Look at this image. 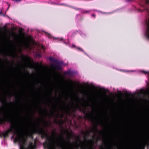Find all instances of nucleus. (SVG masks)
I'll list each match as a JSON object with an SVG mask.
<instances>
[{
    "mask_svg": "<svg viewBox=\"0 0 149 149\" xmlns=\"http://www.w3.org/2000/svg\"><path fill=\"white\" fill-rule=\"evenodd\" d=\"M6 122L10 123V125L9 128L6 132L2 133V136L4 137H8L9 133L11 132L14 135L17 134V136L14 139L13 141L15 143L18 142L20 145V149H34L36 146V142L30 141L27 148L25 146L27 144L28 136L26 135L23 136L20 133L19 128L16 123L9 116L6 115L2 118H0V124H5Z\"/></svg>",
    "mask_w": 149,
    "mask_h": 149,
    "instance_id": "1",
    "label": "nucleus"
},
{
    "mask_svg": "<svg viewBox=\"0 0 149 149\" xmlns=\"http://www.w3.org/2000/svg\"><path fill=\"white\" fill-rule=\"evenodd\" d=\"M37 133L41 135L42 139L45 138L46 141L43 143L44 148L47 149H71V146L72 143L70 142V140L72 137V132L70 134V132L67 130L65 131V132L67 133L68 135L65 140L63 137H61L62 139L61 141H55L54 140H52L51 139L48 134L46 133L44 129L40 127L38 125L36 130Z\"/></svg>",
    "mask_w": 149,
    "mask_h": 149,
    "instance_id": "2",
    "label": "nucleus"
},
{
    "mask_svg": "<svg viewBox=\"0 0 149 149\" xmlns=\"http://www.w3.org/2000/svg\"><path fill=\"white\" fill-rule=\"evenodd\" d=\"M77 140L76 141L77 144L75 148L78 149L80 147L81 149H95L93 147V141L92 140H88L85 139L84 141H82L81 139L80 135L77 136Z\"/></svg>",
    "mask_w": 149,
    "mask_h": 149,
    "instance_id": "3",
    "label": "nucleus"
},
{
    "mask_svg": "<svg viewBox=\"0 0 149 149\" xmlns=\"http://www.w3.org/2000/svg\"><path fill=\"white\" fill-rule=\"evenodd\" d=\"M49 59L50 61L54 62L56 64V65L54 64H52L51 66L52 68L58 70H61V65L62 64V62H61L56 60H54L52 58H50Z\"/></svg>",
    "mask_w": 149,
    "mask_h": 149,
    "instance_id": "4",
    "label": "nucleus"
},
{
    "mask_svg": "<svg viewBox=\"0 0 149 149\" xmlns=\"http://www.w3.org/2000/svg\"><path fill=\"white\" fill-rule=\"evenodd\" d=\"M146 10L148 13V16L146 17V23L147 28L146 32V36L149 39V9L146 8Z\"/></svg>",
    "mask_w": 149,
    "mask_h": 149,
    "instance_id": "5",
    "label": "nucleus"
},
{
    "mask_svg": "<svg viewBox=\"0 0 149 149\" xmlns=\"http://www.w3.org/2000/svg\"><path fill=\"white\" fill-rule=\"evenodd\" d=\"M77 109H79L81 111L83 110V109L81 108L78 104H74V109L72 110V111L74 112Z\"/></svg>",
    "mask_w": 149,
    "mask_h": 149,
    "instance_id": "6",
    "label": "nucleus"
},
{
    "mask_svg": "<svg viewBox=\"0 0 149 149\" xmlns=\"http://www.w3.org/2000/svg\"><path fill=\"white\" fill-rule=\"evenodd\" d=\"M73 74V72L72 71L70 70H68L67 71L65 72L64 73V75H67L69 76H71Z\"/></svg>",
    "mask_w": 149,
    "mask_h": 149,
    "instance_id": "7",
    "label": "nucleus"
},
{
    "mask_svg": "<svg viewBox=\"0 0 149 149\" xmlns=\"http://www.w3.org/2000/svg\"><path fill=\"white\" fill-rule=\"evenodd\" d=\"M143 145H144L145 146V147L146 146H148V148L149 146V136L148 139L145 142H144L142 143Z\"/></svg>",
    "mask_w": 149,
    "mask_h": 149,
    "instance_id": "8",
    "label": "nucleus"
},
{
    "mask_svg": "<svg viewBox=\"0 0 149 149\" xmlns=\"http://www.w3.org/2000/svg\"><path fill=\"white\" fill-rule=\"evenodd\" d=\"M85 117L86 119H88L89 120L93 119V118L91 116L90 114L88 113H86V114L85 116Z\"/></svg>",
    "mask_w": 149,
    "mask_h": 149,
    "instance_id": "9",
    "label": "nucleus"
},
{
    "mask_svg": "<svg viewBox=\"0 0 149 149\" xmlns=\"http://www.w3.org/2000/svg\"><path fill=\"white\" fill-rule=\"evenodd\" d=\"M92 10H82L81 13L84 14L89 13L90 12H91Z\"/></svg>",
    "mask_w": 149,
    "mask_h": 149,
    "instance_id": "10",
    "label": "nucleus"
},
{
    "mask_svg": "<svg viewBox=\"0 0 149 149\" xmlns=\"http://www.w3.org/2000/svg\"><path fill=\"white\" fill-rule=\"evenodd\" d=\"M145 145H143L141 143L139 147V149H145Z\"/></svg>",
    "mask_w": 149,
    "mask_h": 149,
    "instance_id": "11",
    "label": "nucleus"
},
{
    "mask_svg": "<svg viewBox=\"0 0 149 149\" xmlns=\"http://www.w3.org/2000/svg\"><path fill=\"white\" fill-rule=\"evenodd\" d=\"M69 7L70 8H72L73 9H74L76 10H80L81 9V8H77V7H75L73 6H69Z\"/></svg>",
    "mask_w": 149,
    "mask_h": 149,
    "instance_id": "12",
    "label": "nucleus"
},
{
    "mask_svg": "<svg viewBox=\"0 0 149 149\" xmlns=\"http://www.w3.org/2000/svg\"><path fill=\"white\" fill-rule=\"evenodd\" d=\"M50 115L52 117L54 116H56V115L55 114V112L54 111H52L50 114Z\"/></svg>",
    "mask_w": 149,
    "mask_h": 149,
    "instance_id": "13",
    "label": "nucleus"
},
{
    "mask_svg": "<svg viewBox=\"0 0 149 149\" xmlns=\"http://www.w3.org/2000/svg\"><path fill=\"white\" fill-rule=\"evenodd\" d=\"M76 48H77V49L78 50H79V51H81V52H83L84 51V50L83 49H81V48L80 47H76Z\"/></svg>",
    "mask_w": 149,
    "mask_h": 149,
    "instance_id": "14",
    "label": "nucleus"
},
{
    "mask_svg": "<svg viewBox=\"0 0 149 149\" xmlns=\"http://www.w3.org/2000/svg\"><path fill=\"white\" fill-rule=\"evenodd\" d=\"M58 5H59V6H67V5L64 3H60V4H58Z\"/></svg>",
    "mask_w": 149,
    "mask_h": 149,
    "instance_id": "15",
    "label": "nucleus"
},
{
    "mask_svg": "<svg viewBox=\"0 0 149 149\" xmlns=\"http://www.w3.org/2000/svg\"><path fill=\"white\" fill-rule=\"evenodd\" d=\"M142 72L145 74H147L148 75L149 74V72H147V71H142Z\"/></svg>",
    "mask_w": 149,
    "mask_h": 149,
    "instance_id": "16",
    "label": "nucleus"
},
{
    "mask_svg": "<svg viewBox=\"0 0 149 149\" xmlns=\"http://www.w3.org/2000/svg\"><path fill=\"white\" fill-rule=\"evenodd\" d=\"M58 115L61 118H62L63 117V114H60L59 113H58Z\"/></svg>",
    "mask_w": 149,
    "mask_h": 149,
    "instance_id": "17",
    "label": "nucleus"
},
{
    "mask_svg": "<svg viewBox=\"0 0 149 149\" xmlns=\"http://www.w3.org/2000/svg\"><path fill=\"white\" fill-rule=\"evenodd\" d=\"M52 133L53 135H54V136L56 135V130H55L54 131H52Z\"/></svg>",
    "mask_w": 149,
    "mask_h": 149,
    "instance_id": "18",
    "label": "nucleus"
},
{
    "mask_svg": "<svg viewBox=\"0 0 149 149\" xmlns=\"http://www.w3.org/2000/svg\"><path fill=\"white\" fill-rule=\"evenodd\" d=\"M54 38V39H59V40L60 41H62L63 40V38Z\"/></svg>",
    "mask_w": 149,
    "mask_h": 149,
    "instance_id": "19",
    "label": "nucleus"
},
{
    "mask_svg": "<svg viewBox=\"0 0 149 149\" xmlns=\"http://www.w3.org/2000/svg\"><path fill=\"white\" fill-rule=\"evenodd\" d=\"M54 122L56 123L59 124L60 122L59 121H58L56 119H55Z\"/></svg>",
    "mask_w": 149,
    "mask_h": 149,
    "instance_id": "20",
    "label": "nucleus"
},
{
    "mask_svg": "<svg viewBox=\"0 0 149 149\" xmlns=\"http://www.w3.org/2000/svg\"><path fill=\"white\" fill-rule=\"evenodd\" d=\"M70 82L71 83V84L72 85H73L74 84V83L73 82V81L72 80H70Z\"/></svg>",
    "mask_w": 149,
    "mask_h": 149,
    "instance_id": "21",
    "label": "nucleus"
},
{
    "mask_svg": "<svg viewBox=\"0 0 149 149\" xmlns=\"http://www.w3.org/2000/svg\"><path fill=\"white\" fill-rule=\"evenodd\" d=\"M66 107L67 108L68 112H69L68 111H69V108L68 105H66Z\"/></svg>",
    "mask_w": 149,
    "mask_h": 149,
    "instance_id": "22",
    "label": "nucleus"
},
{
    "mask_svg": "<svg viewBox=\"0 0 149 149\" xmlns=\"http://www.w3.org/2000/svg\"><path fill=\"white\" fill-rule=\"evenodd\" d=\"M44 122L45 123L47 126V127H48L49 126L48 123L47 122H45V121H44Z\"/></svg>",
    "mask_w": 149,
    "mask_h": 149,
    "instance_id": "23",
    "label": "nucleus"
},
{
    "mask_svg": "<svg viewBox=\"0 0 149 149\" xmlns=\"http://www.w3.org/2000/svg\"><path fill=\"white\" fill-rule=\"evenodd\" d=\"M41 47V48L42 49H43V50H44L45 49V47L43 46V45H42Z\"/></svg>",
    "mask_w": 149,
    "mask_h": 149,
    "instance_id": "24",
    "label": "nucleus"
},
{
    "mask_svg": "<svg viewBox=\"0 0 149 149\" xmlns=\"http://www.w3.org/2000/svg\"><path fill=\"white\" fill-rule=\"evenodd\" d=\"M72 48H75L76 47V46L74 45H72Z\"/></svg>",
    "mask_w": 149,
    "mask_h": 149,
    "instance_id": "25",
    "label": "nucleus"
},
{
    "mask_svg": "<svg viewBox=\"0 0 149 149\" xmlns=\"http://www.w3.org/2000/svg\"><path fill=\"white\" fill-rule=\"evenodd\" d=\"M146 1V3H149V0H145Z\"/></svg>",
    "mask_w": 149,
    "mask_h": 149,
    "instance_id": "26",
    "label": "nucleus"
},
{
    "mask_svg": "<svg viewBox=\"0 0 149 149\" xmlns=\"http://www.w3.org/2000/svg\"><path fill=\"white\" fill-rule=\"evenodd\" d=\"M92 16L94 17H95L96 16V15L95 14H93L92 15Z\"/></svg>",
    "mask_w": 149,
    "mask_h": 149,
    "instance_id": "27",
    "label": "nucleus"
},
{
    "mask_svg": "<svg viewBox=\"0 0 149 149\" xmlns=\"http://www.w3.org/2000/svg\"><path fill=\"white\" fill-rule=\"evenodd\" d=\"M132 0H126V1L128 2L131 1Z\"/></svg>",
    "mask_w": 149,
    "mask_h": 149,
    "instance_id": "28",
    "label": "nucleus"
},
{
    "mask_svg": "<svg viewBox=\"0 0 149 149\" xmlns=\"http://www.w3.org/2000/svg\"><path fill=\"white\" fill-rule=\"evenodd\" d=\"M95 129L97 131H98V130L97 129V126H96L95 127Z\"/></svg>",
    "mask_w": 149,
    "mask_h": 149,
    "instance_id": "29",
    "label": "nucleus"
},
{
    "mask_svg": "<svg viewBox=\"0 0 149 149\" xmlns=\"http://www.w3.org/2000/svg\"><path fill=\"white\" fill-rule=\"evenodd\" d=\"M91 132H94V130L93 129L91 131Z\"/></svg>",
    "mask_w": 149,
    "mask_h": 149,
    "instance_id": "30",
    "label": "nucleus"
},
{
    "mask_svg": "<svg viewBox=\"0 0 149 149\" xmlns=\"http://www.w3.org/2000/svg\"><path fill=\"white\" fill-rule=\"evenodd\" d=\"M37 56H39V57H40V55L39 54H37Z\"/></svg>",
    "mask_w": 149,
    "mask_h": 149,
    "instance_id": "31",
    "label": "nucleus"
},
{
    "mask_svg": "<svg viewBox=\"0 0 149 149\" xmlns=\"http://www.w3.org/2000/svg\"><path fill=\"white\" fill-rule=\"evenodd\" d=\"M12 139H13L14 138V135H13L12 136Z\"/></svg>",
    "mask_w": 149,
    "mask_h": 149,
    "instance_id": "32",
    "label": "nucleus"
},
{
    "mask_svg": "<svg viewBox=\"0 0 149 149\" xmlns=\"http://www.w3.org/2000/svg\"><path fill=\"white\" fill-rule=\"evenodd\" d=\"M45 112L46 113H47V110H45Z\"/></svg>",
    "mask_w": 149,
    "mask_h": 149,
    "instance_id": "33",
    "label": "nucleus"
},
{
    "mask_svg": "<svg viewBox=\"0 0 149 149\" xmlns=\"http://www.w3.org/2000/svg\"><path fill=\"white\" fill-rule=\"evenodd\" d=\"M2 14V12L1 11L0 12V14Z\"/></svg>",
    "mask_w": 149,
    "mask_h": 149,
    "instance_id": "34",
    "label": "nucleus"
},
{
    "mask_svg": "<svg viewBox=\"0 0 149 149\" xmlns=\"http://www.w3.org/2000/svg\"><path fill=\"white\" fill-rule=\"evenodd\" d=\"M132 95V94L131 93H130L129 94V95Z\"/></svg>",
    "mask_w": 149,
    "mask_h": 149,
    "instance_id": "35",
    "label": "nucleus"
},
{
    "mask_svg": "<svg viewBox=\"0 0 149 149\" xmlns=\"http://www.w3.org/2000/svg\"><path fill=\"white\" fill-rule=\"evenodd\" d=\"M64 103L65 104V105H66V103L65 102H64Z\"/></svg>",
    "mask_w": 149,
    "mask_h": 149,
    "instance_id": "36",
    "label": "nucleus"
},
{
    "mask_svg": "<svg viewBox=\"0 0 149 149\" xmlns=\"http://www.w3.org/2000/svg\"><path fill=\"white\" fill-rule=\"evenodd\" d=\"M72 103H73V104H74V102H72Z\"/></svg>",
    "mask_w": 149,
    "mask_h": 149,
    "instance_id": "37",
    "label": "nucleus"
},
{
    "mask_svg": "<svg viewBox=\"0 0 149 149\" xmlns=\"http://www.w3.org/2000/svg\"><path fill=\"white\" fill-rule=\"evenodd\" d=\"M6 61H8V60H7V59H6Z\"/></svg>",
    "mask_w": 149,
    "mask_h": 149,
    "instance_id": "38",
    "label": "nucleus"
},
{
    "mask_svg": "<svg viewBox=\"0 0 149 149\" xmlns=\"http://www.w3.org/2000/svg\"><path fill=\"white\" fill-rule=\"evenodd\" d=\"M5 102L6 103V99H5Z\"/></svg>",
    "mask_w": 149,
    "mask_h": 149,
    "instance_id": "39",
    "label": "nucleus"
},
{
    "mask_svg": "<svg viewBox=\"0 0 149 149\" xmlns=\"http://www.w3.org/2000/svg\"><path fill=\"white\" fill-rule=\"evenodd\" d=\"M14 103L13 102H11V103Z\"/></svg>",
    "mask_w": 149,
    "mask_h": 149,
    "instance_id": "40",
    "label": "nucleus"
},
{
    "mask_svg": "<svg viewBox=\"0 0 149 149\" xmlns=\"http://www.w3.org/2000/svg\"><path fill=\"white\" fill-rule=\"evenodd\" d=\"M2 104H3V102H2Z\"/></svg>",
    "mask_w": 149,
    "mask_h": 149,
    "instance_id": "41",
    "label": "nucleus"
},
{
    "mask_svg": "<svg viewBox=\"0 0 149 149\" xmlns=\"http://www.w3.org/2000/svg\"><path fill=\"white\" fill-rule=\"evenodd\" d=\"M32 138H33V136H31Z\"/></svg>",
    "mask_w": 149,
    "mask_h": 149,
    "instance_id": "42",
    "label": "nucleus"
}]
</instances>
